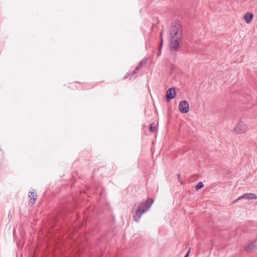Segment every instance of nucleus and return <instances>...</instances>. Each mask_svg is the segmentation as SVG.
I'll return each instance as SVG.
<instances>
[{"label":"nucleus","mask_w":257,"mask_h":257,"mask_svg":"<svg viewBox=\"0 0 257 257\" xmlns=\"http://www.w3.org/2000/svg\"><path fill=\"white\" fill-rule=\"evenodd\" d=\"M182 30L179 23L172 25L170 31L169 39L170 40V48L172 53L175 52L179 47V40L181 38Z\"/></svg>","instance_id":"nucleus-1"},{"label":"nucleus","mask_w":257,"mask_h":257,"mask_svg":"<svg viewBox=\"0 0 257 257\" xmlns=\"http://www.w3.org/2000/svg\"><path fill=\"white\" fill-rule=\"evenodd\" d=\"M153 202V200L151 199V202L149 205H148V202H145L142 203L139 206L138 209L136 211L135 215L134 216V219L136 222H138L140 220L142 214L146 212L149 209Z\"/></svg>","instance_id":"nucleus-2"},{"label":"nucleus","mask_w":257,"mask_h":257,"mask_svg":"<svg viewBox=\"0 0 257 257\" xmlns=\"http://www.w3.org/2000/svg\"><path fill=\"white\" fill-rule=\"evenodd\" d=\"M248 130V127L243 121L240 120L235 125L234 132L237 134L246 133Z\"/></svg>","instance_id":"nucleus-3"},{"label":"nucleus","mask_w":257,"mask_h":257,"mask_svg":"<svg viewBox=\"0 0 257 257\" xmlns=\"http://www.w3.org/2000/svg\"><path fill=\"white\" fill-rule=\"evenodd\" d=\"M179 108L181 113H186L189 110V103L186 100H182L179 103Z\"/></svg>","instance_id":"nucleus-4"},{"label":"nucleus","mask_w":257,"mask_h":257,"mask_svg":"<svg viewBox=\"0 0 257 257\" xmlns=\"http://www.w3.org/2000/svg\"><path fill=\"white\" fill-rule=\"evenodd\" d=\"M166 95L168 102L170 101L171 99L174 98L176 96V91L175 88H169L167 91Z\"/></svg>","instance_id":"nucleus-5"},{"label":"nucleus","mask_w":257,"mask_h":257,"mask_svg":"<svg viewBox=\"0 0 257 257\" xmlns=\"http://www.w3.org/2000/svg\"><path fill=\"white\" fill-rule=\"evenodd\" d=\"M257 198V196L253 193H246L243 194V195L238 197L236 200H234L233 203H235L237 200H240L241 199H252Z\"/></svg>","instance_id":"nucleus-6"},{"label":"nucleus","mask_w":257,"mask_h":257,"mask_svg":"<svg viewBox=\"0 0 257 257\" xmlns=\"http://www.w3.org/2000/svg\"><path fill=\"white\" fill-rule=\"evenodd\" d=\"M253 17V16L252 14L248 12L244 14L243 18L244 21L247 24H250L252 20Z\"/></svg>","instance_id":"nucleus-7"},{"label":"nucleus","mask_w":257,"mask_h":257,"mask_svg":"<svg viewBox=\"0 0 257 257\" xmlns=\"http://www.w3.org/2000/svg\"><path fill=\"white\" fill-rule=\"evenodd\" d=\"M147 60H142L137 66L135 70L134 71L133 74H135L137 73V71L141 70L143 66L146 64Z\"/></svg>","instance_id":"nucleus-8"},{"label":"nucleus","mask_w":257,"mask_h":257,"mask_svg":"<svg viewBox=\"0 0 257 257\" xmlns=\"http://www.w3.org/2000/svg\"><path fill=\"white\" fill-rule=\"evenodd\" d=\"M255 242H250L246 247L245 249L246 250H249L250 251L253 250L255 247Z\"/></svg>","instance_id":"nucleus-9"},{"label":"nucleus","mask_w":257,"mask_h":257,"mask_svg":"<svg viewBox=\"0 0 257 257\" xmlns=\"http://www.w3.org/2000/svg\"><path fill=\"white\" fill-rule=\"evenodd\" d=\"M154 122L152 123L150 126V131L152 133H154L156 131V128L154 126Z\"/></svg>","instance_id":"nucleus-10"},{"label":"nucleus","mask_w":257,"mask_h":257,"mask_svg":"<svg viewBox=\"0 0 257 257\" xmlns=\"http://www.w3.org/2000/svg\"><path fill=\"white\" fill-rule=\"evenodd\" d=\"M204 186V185L203 184L202 182H199L197 185H196L195 188L197 190L203 188Z\"/></svg>","instance_id":"nucleus-11"},{"label":"nucleus","mask_w":257,"mask_h":257,"mask_svg":"<svg viewBox=\"0 0 257 257\" xmlns=\"http://www.w3.org/2000/svg\"><path fill=\"white\" fill-rule=\"evenodd\" d=\"M162 32H161V34H160L161 40V44H160V51L161 49L162 46V44H163V39H162ZM160 55V52L158 54V56H159Z\"/></svg>","instance_id":"nucleus-12"},{"label":"nucleus","mask_w":257,"mask_h":257,"mask_svg":"<svg viewBox=\"0 0 257 257\" xmlns=\"http://www.w3.org/2000/svg\"><path fill=\"white\" fill-rule=\"evenodd\" d=\"M189 252H190V250H189L187 253H186V254L185 255L184 257H188V255H189Z\"/></svg>","instance_id":"nucleus-13"},{"label":"nucleus","mask_w":257,"mask_h":257,"mask_svg":"<svg viewBox=\"0 0 257 257\" xmlns=\"http://www.w3.org/2000/svg\"><path fill=\"white\" fill-rule=\"evenodd\" d=\"M177 176H178V178L179 179V180L180 181V175L179 174H178Z\"/></svg>","instance_id":"nucleus-14"},{"label":"nucleus","mask_w":257,"mask_h":257,"mask_svg":"<svg viewBox=\"0 0 257 257\" xmlns=\"http://www.w3.org/2000/svg\"><path fill=\"white\" fill-rule=\"evenodd\" d=\"M34 196H35V195H33V201H34L36 200V198H35V197H34Z\"/></svg>","instance_id":"nucleus-15"},{"label":"nucleus","mask_w":257,"mask_h":257,"mask_svg":"<svg viewBox=\"0 0 257 257\" xmlns=\"http://www.w3.org/2000/svg\"><path fill=\"white\" fill-rule=\"evenodd\" d=\"M29 194H32V192H29ZM31 195H30V194H29V197H31Z\"/></svg>","instance_id":"nucleus-16"}]
</instances>
